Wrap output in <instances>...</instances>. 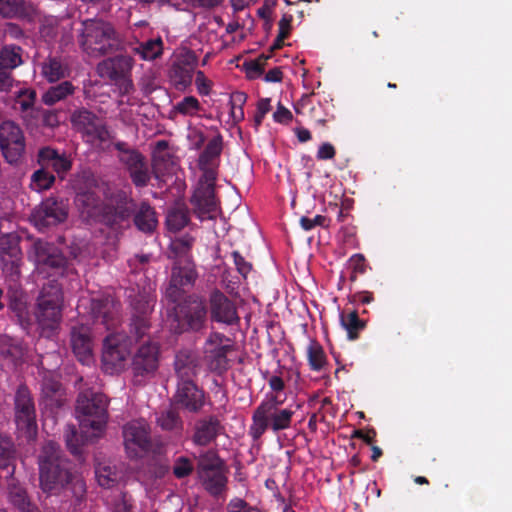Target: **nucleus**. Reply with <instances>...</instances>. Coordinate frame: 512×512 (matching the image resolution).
Returning a JSON list of instances; mask_svg holds the SVG:
<instances>
[{
	"mask_svg": "<svg viewBox=\"0 0 512 512\" xmlns=\"http://www.w3.org/2000/svg\"><path fill=\"white\" fill-rule=\"evenodd\" d=\"M38 463L40 487L47 496H56L61 503L75 507L85 500L86 483L81 475L71 472L57 443L48 441L43 445Z\"/></svg>",
	"mask_w": 512,
	"mask_h": 512,
	"instance_id": "obj_1",
	"label": "nucleus"
},
{
	"mask_svg": "<svg viewBox=\"0 0 512 512\" xmlns=\"http://www.w3.org/2000/svg\"><path fill=\"white\" fill-rule=\"evenodd\" d=\"M277 396H264L252 413V423L248 434L253 441H258L268 431L274 433L291 428L295 410L284 406V401Z\"/></svg>",
	"mask_w": 512,
	"mask_h": 512,
	"instance_id": "obj_2",
	"label": "nucleus"
},
{
	"mask_svg": "<svg viewBox=\"0 0 512 512\" xmlns=\"http://www.w3.org/2000/svg\"><path fill=\"white\" fill-rule=\"evenodd\" d=\"M108 399L93 389L81 391L76 401V413L83 436L99 437L108 420Z\"/></svg>",
	"mask_w": 512,
	"mask_h": 512,
	"instance_id": "obj_3",
	"label": "nucleus"
},
{
	"mask_svg": "<svg viewBox=\"0 0 512 512\" xmlns=\"http://www.w3.org/2000/svg\"><path fill=\"white\" fill-rule=\"evenodd\" d=\"M82 49L92 57H100L113 52L118 39L112 24L101 19H86L82 22L79 38Z\"/></svg>",
	"mask_w": 512,
	"mask_h": 512,
	"instance_id": "obj_4",
	"label": "nucleus"
},
{
	"mask_svg": "<svg viewBox=\"0 0 512 512\" xmlns=\"http://www.w3.org/2000/svg\"><path fill=\"white\" fill-rule=\"evenodd\" d=\"M173 329L175 333H199L207 328V302L196 295H191L173 308Z\"/></svg>",
	"mask_w": 512,
	"mask_h": 512,
	"instance_id": "obj_5",
	"label": "nucleus"
},
{
	"mask_svg": "<svg viewBox=\"0 0 512 512\" xmlns=\"http://www.w3.org/2000/svg\"><path fill=\"white\" fill-rule=\"evenodd\" d=\"M35 273L43 279L63 276L68 268V259L54 243L38 239L32 246Z\"/></svg>",
	"mask_w": 512,
	"mask_h": 512,
	"instance_id": "obj_6",
	"label": "nucleus"
},
{
	"mask_svg": "<svg viewBox=\"0 0 512 512\" xmlns=\"http://www.w3.org/2000/svg\"><path fill=\"white\" fill-rule=\"evenodd\" d=\"M136 201L125 190L112 193L104 205L101 223L113 230L127 229L131 226Z\"/></svg>",
	"mask_w": 512,
	"mask_h": 512,
	"instance_id": "obj_7",
	"label": "nucleus"
},
{
	"mask_svg": "<svg viewBox=\"0 0 512 512\" xmlns=\"http://www.w3.org/2000/svg\"><path fill=\"white\" fill-rule=\"evenodd\" d=\"M134 59L129 55H116L104 59L97 65V73L103 79L111 81L121 96L130 95L135 91L131 78Z\"/></svg>",
	"mask_w": 512,
	"mask_h": 512,
	"instance_id": "obj_8",
	"label": "nucleus"
},
{
	"mask_svg": "<svg viewBox=\"0 0 512 512\" xmlns=\"http://www.w3.org/2000/svg\"><path fill=\"white\" fill-rule=\"evenodd\" d=\"M84 182L76 185L75 205L83 220L100 222L105 203L97 193V181L92 175L83 176Z\"/></svg>",
	"mask_w": 512,
	"mask_h": 512,
	"instance_id": "obj_9",
	"label": "nucleus"
},
{
	"mask_svg": "<svg viewBox=\"0 0 512 512\" xmlns=\"http://www.w3.org/2000/svg\"><path fill=\"white\" fill-rule=\"evenodd\" d=\"M69 215L68 199L60 196H49L36 206L31 214L35 227L43 231L64 223Z\"/></svg>",
	"mask_w": 512,
	"mask_h": 512,
	"instance_id": "obj_10",
	"label": "nucleus"
},
{
	"mask_svg": "<svg viewBox=\"0 0 512 512\" xmlns=\"http://www.w3.org/2000/svg\"><path fill=\"white\" fill-rule=\"evenodd\" d=\"M114 148L119 152L118 159L128 171L132 183L138 188L146 187L151 176L145 157L124 141L114 143Z\"/></svg>",
	"mask_w": 512,
	"mask_h": 512,
	"instance_id": "obj_11",
	"label": "nucleus"
},
{
	"mask_svg": "<svg viewBox=\"0 0 512 512\" xmlns=\"http://www.w3.org/2000/svg\"><path fill=\"white\" fill-rule=\"evenodd\" d=\"M14 405L17 429L28 439L33 438L37 433L36 410L31 392L26 385L21 384L18 386Z\"/></svg>",
	"mask_w": 512,
	"mask_h": 512,
	"instance_id": "obj_12",
	"label": "nucleus"
},
{
	"mask_svg": "<svg viewBox=\"0 0 512 512\" xmlns=\"http://www.w3.org/2000/svg\"><path fill=\"white\" fill-rule=\"evenodd\" d=\"M26 139L22 128L14 121L0 124V151L9 164H17L23 158Z\"/></svg>",
	"mask_w": 512,
	"mask_h": 512,
	"instance_id": "obj_13",
	"label": "nucleus"
},
{
	"mask_svg": "<svg viewBox=\"0 0 512 512\" xmlns=\"http://www.w3.org/2000/svg\"><path fill=\"white\" fill-rule=\"evenodd\" d=\"M71 123L89 142L105 143L112 139L106 123L85 108L77 109L72 113Z\"/></svg>",
	"mask_w": 512,
	"mask_h": 512,
	"instance_id": "obj_14",
	"label": "nucleus"
},
{
	"mask_svg": "<svg viewBox=\"0 0 512 512\" xmlns=\"http://www.w3.org/2000/svg\"><path fill=\"white\" fill-rule=\"evenodd\" d=\"M216 181L207 182L200 178L192 197L191 204L194 213L201 220H212L217 217L219 203L215 196Z\"/></svg>",
	"mask_w": 512,
	"mask_h": 512,
	"instance_id": "obj_15",
	"label": "nucleus"
},
{
	"mask_svg": "<svg viewBox=\"0 0 512 512\" xmlns=\"http://www.w3.org/2000/svg\"><path fill=\"white\" fill-rule=\"evenodd\" d=\"M124 446L130 458H136L151 447L150 431L143 419L134 420L123 427Z\"/></svg>",
	"mask_w": 512,
	"mask_h": 512,
	"instance_id": "obj_16",
	"label": "nucleus"
},
{
	"mask_svg": "<svg viewBox=\"0 0 512 512\" xmlns=\"http://www.w3.org/2000/svg\"><path fill=\"white\" fill-rule=\"evenodd\" d=\"M207 305L212 321L228 326L239 324L236 304L220 290L215 289L210 293Z\"/></svg>",
	"mask_w": 512,
	"mask_h": 512,
	"instance_id": "obj_17",
	"label": "nucleus"
},
{
	"mask_svg": "<svg viewBox=\"0 0 512 512\" xmlns=\"http://www.w3.org/2000/svg\"><path fill=\"white\" fill-rule=\"evenodd\" d=\"M223 150V137L217 134L206 145L199 155L198 167L202 172L201 178L207 182L217 180L220 156Z\"/></svg>",
	"mask_w": 512,
	"mask_h": 512,
	"instance_id": "obj_18",
	"label": "nucleus"
},
{
	"mask_svg": "<svg viewBox=\"0 0 512 512\" xmlns=\"http://www.w3.org/2000/svg\"><path fill=\"white\" fill-rule=\"evenodd\" d=\"M40 75L48 83H57L71 74L69 58L60 53H50L39 64Z\"/></svg>",
	"mask_w": 512,
	"mask_h": 512,
	"instance_id": "obj_19",
	"label": "nucleus"
},
{
	"mask_svg": "<svg viewBox=\"0 0 512 512\" xmlns=\"http://www.w3.org/2000/svg\"><path fill=\"white\" fill-rule=\"evenodd\" d=\"M90 309L92 317L100 321L107 330L115 328L120 323L119 304L110 297L93 298Z\"/></svg>",
	"mask_w": 512,
	"mask_h": 512,
	"instance_id": "obj_20",
	"label": "nucleus"
},
{
	"mask_svg": "<svg viewBox=\"0 0 512 512\" xmlns=\"http://www.w3.org/2000/svg\"><path fill=\"white\" fill-rule=\"evenodd\" d=\"M174 398L176 403L192 413L199 412L205 403L204 392L194 381L178 382Z\"/></svg>",
	"mask_w": 512,
	"mask_h": 512,
	"instance_id": "obj_21",
	"label": "nucleus"
},
{
	"mask_svg": "<svg viewBox=\"0 0 512 512\" xmlns=\"http://www.w3.org/2000/svg\"><path fill=\"white\" fill-rule=\"evenodd\" d=\"M37 158L41 167L47 170L52 169L61 179H64L67 172L72 168V161L66 153H60L49 146L41 148L38 151Z\"/></svg>",
	"mask_w": 512,
	"mask_h": 512,
	"instance_id": "obj_22",
	"label": "nucleus"
},
{
	"mask_svg": "<svg viewBox=\"0 0 512 512\" xmlns=\"http://www.w3.org/2000/svg\"><path fill=\"white\" fill-rule=\"evenodd\" d=\"M222 429L221 421L215 415L199 419L195 424L192 441L197 446H207L216 440Z\"/></svg>",
	"mask_w": 512,
	"mask_h": 512,
	"instance_id": "obj_23",
	"label": "nucleus"
},
{
	"mask_svg": "<svg viewBox=\"0 0 512 512\" xmlns=\"http://www.w3.org/2000/svg\"><path fill=\"white\" fill-rule=\"evenodd\" d=\"M174 370L178 382L194 381L202 369L201 354H175Z\"/></svg>",
	"mask_w": 512,
	"mask_h": 512,
	"instance_id": "obj_24",
	"label": "nucleus"
},
{
	"mask_svg": "<svg viewBox=\"0 0 512 512\" xmlns=\"http://www.w3.org/2000/svg\"><path fill=\"white\" fill-rule=\"evenodd\" d=\"M35 15V6L30 1L0 0V16L3 18L32 21Z\"/></svg>",
	"mask_w": 512,
	"mask_h": 512,
	"instance_id": "obj_25",
	"label": "nucleus"
},
{
	"mask_svg": "<svg viewBox=\"0 0 512 512\" xmlns=\"http://www.w3.org/2000/svg\"><path fill=\"white\" fill-rule=\"evenodd\" d=\"M61 306L52 303L42 305V301L37 303L36 318L43 333L50 335L57 329L61 320Z\"/></svg>",
	"mask_w": 512,
	"mask_h": 512,
	"instance_id": "obj_26",
	"label": "nucleus"
},
{
	"mask_svg": "<svg viewBox=\"0 0 512 512\" xmlns=\"http://www.w3.org/2000/svg\"><path fill=\"white\" fill-rule=\"evenodd\" d=\"M132 222L135 227L143 233H152L158 225L155 209L147 202L136 203Z\"/></svg>",
	"mask_w": 512,
	"mask_h": 512,
	"instance_id": "obj_27",
	"label": "nucleus"
},
{
	"mask_svg": "<svg viewBox=\"0 0 512 512\" xmlns=\"http://www.w3.org/2000/svg\"><path fill=\"white\" fill-rule=\"evenodd\" d=\"M132 329L135 334L136 342L140 343L139 348L136 352H159L160 346L158 342L151 341L149 338L147 340L144 339L146 335V331L149 329L150 325L148 319L144 315L134 316L131 323Z\"/></svg>",
	"mask_w": 512,
	"mask_h": 512,
	"instance_id": "obj_28",
	"label": "nucleus"
},
{
	"mask_svg": "<svg viewBox=\"0 0 512 512\" xmlns=\"http://www.w3.org/2000/svg\"><path fill=\"white\" fill-rule=\"evenodd\" d=\"M72 352H93V336L91 328L87 325L73 326L70 331Z\"/></svg>",
	"mask_w": 512,
	"mask_h": 512,
	"instance_id": "obj_29",
	"label": "nucleus"
},
{
	"mask_svg": "<svg viewBox=\"0 0 512 512\" xmlns=\"http://www.w3.org/2000/svg\"><path fill=\"white\" fill-rule=\"evenodd\" d=\"M77 87L68 80L50 86L41 96V101L47 106H53L56 103L66 100L69 96H72Z\"/></svg>",
	"mask_w": 512,
	"mask_h": 512,
	"instance_id": "obj_30",
	"label": "nucleus"
},
{
	"mask_svg": "<svg viewBox=\"0 0 512 512\" xmlns=\"http://www.w3.org/2000/svg\"><path fill=\"white\" fill-rule=\"evenodd\" d=\"M8 501L20 512H40L37 505L31 501L26 489L19 485L9 484Z\"/></svg>",
	"mask_w": 512,
	"mask_h": 512,
	"instance_id": "obj_31",
	"label": "nucleus"
},
{
	"mask_svg": "<svg viewBox=\"0 0 512 512\" xmlns=\"http://www.w3.org/2000/svg\"><path fill=\"white\" fill-rule=\"evenodd\" d=\"M199 478L202 480L205 490L214 497L220 496L227 489L228 478L226 476V468L199 475Z\"/></svg>",
	"mask_w": 512,
	"mask_h": 512,
	"instance_id": "obj_32",
	"label": "nucleus"
},
{
	"mask_svg": "<svg viewBox=\"0 0 512 512\" xmlns=\"http://www.w3.org/2000/svg\"><path fill=\"white\" fill-rule=\"evenodd\" d=\"M129 356L131 354H128ZM132 369L136 376L154 373L159 364L158 354H132Z\"/></svg>",
	"mask_w": 512,
	"mask_h": 512,
	"instance_id": "obj_33",
	"label": "nucleus"
},
{
	"mask_svg": "<svg viewBox=\"0 0 512 512\" xmlns=\"http://www.w3.org/2000/svg\"><path fill=\"white\" fill-rule=\"evenodd\" d=\"M225 468L224 461L215 450H207L198 457L196 465L198 475L224 470Z\"/></svg>",
	"mask_w": 512,
	"mask_h": 512,
	"instance_id": "obj_34",
	"label": "nucleus"
},
{
	"mask_svg": "<svg viewBox=\"0 0 512 512\" xmlns=\"http://www.w3.org/2000/svg\"><path fill=\"white\" fill-rule=\"evenodd\" d=\"M22 48L20 46L10 44L4 45L0 49V70L11 72L23 63Z\"/></svg>",
	"mask_w": 512,
	"mask_h": 512,
	"instance_id": "obj_35",
	"label": "nucleus"
},
{
	"mask_svg": "<svg viewBox=\"0 0 512 512\" xmlns=\"http://www.w3.org/2000/svg\"><path fill=\"white\" fill-rule=\"evenodd\" d=\"M190 221L189 210L185 205L171 208L166 216V226L169 231L178 232L188 225Z\"/></svg>",
	"mask_w": 512,
	"mask_h": 512,
	"instance_id": "obj_36",
	"label": "nucleus"
},
{
	"mask_svg": "<svg viewBox=\"0 0 512 512\" xmlns=\"http://www.w3.org/2000/svg\"><path fill=\"white\" fill-rule=\"evenodd\" d=\"M132 340L123 332L108 334L103 339L102 352H130Z\"/></svg>",
	"mask_w": 512,
	"mask_h": 512,
	"instance_id": "obj_37",
	"label": "nucleus"
},
{
	"mask_svg": "<svg viewBox=\"0 0 512 512\" xmlns=\"http://www.w3.org/2000/svg\"><path fill=\"white\" fill-rule=\"evenodd\" d=\"M169 77L176 89L184 90L191 85L193 72L191 67L175 62L169 71Z\"/></svg>",
	"mask_w": 512,
	"mask_h": 512,
	"instance_id": "obj_38",
	"label": "nucleus"
},
{
	"mask_svg": "<svg viewBox=\"0 0 512 512\" xmlns=\"http://www.w3.org/2000/svg\"><path fill=\"white\" fill-rule=\"evenodd\" d=\"M164 44L161 37L156 39H149L145 42L140 43L133 50L138 54L141 59L145 61H153L162 56Z\"/></svg>",
	"mask_w": 512,
	"mask_h": 512,
	"instance_id": "obj_39",
	"label": "nucleus"
},
{
	"mask_svg": "<svg viewBox=\"0 0 512 512\" xmlns=\"http://www.w3.org/2000/svg\"><path fill=\"white\" fill-rule=\"evenodd\" d=\"M60 112L56 109H44L37 107L32 110L33 119L37 120L40 127L53 131L60 125Z\"/></svg>",
	"mask_w": 512,
	"mask_h": 512,
	"instance_id": "obj_40",
	"label": "nucleus"
},
{
	"mask_svg": "<svg viewBox=\"0 0 512 512\" xmlns=\"http://www.w3.org/2000/svg\"><path fill=\"white\" fill-rule=\"evenodd\" d=\"M42 301V305L45 303H52L53 305H62L63 302V294L62 288L57 278H53L49 280L46 284L43 285L40 295L38 297V302Z\"/></svg>",
	"mask_w": 512,
	"mask_h": 512,
	"instance_id": "obj_41",
	"label": "nucleus"
},
{
	"mask_svg": "<svg viewBox=\"0 0 512 512\" xmlns=\"http://www.w3.org/2000/svg\"><path fill=\"white\" fill-rule=\"evenodd\" d=\"M340 321L351 340L357 339L359 332L363 330L366 325L365 321L359 318L358 312L355 310L347 313L342 312L340 314Z\"/></svg>",
	"mask_w": 512,
	"mask_h": 512,
	"instance_id": "obj_42",
	"label": "nucleus"
},
{
	"mask_svg": "<svg viewBox=\"0 0 512 512\" xmlns=\"http://www.w3.org/2000/svg\"><path fill=\"white\" fill-rule=\"evenodd\" d=\"M127 354H101V368L104 373L114 375L126 367Z\"/></svg>",
	"mask_w": 512,
	"mask_h": 512,
	"instance_id": "obj_43",
	"label": "nucleus"
},
{
	"mask_svg": "<svg viewBox=\"0 0 512 512\" xmlns=\"http://www.w3.org/2000/svg\"><path fill=\"white\" fill-rule=\"evenodd\" d=\"M157 424L165 431L178 432L183 428V421L179 413L173 408L162 411L157 417Z\"/></svg>",
	"mask_w": 512,
	"mask_h": 512,
	"instance_id": "obj_44",
	"label": "nucleus"
},
{
	"mask_svg": "<svg viewBox=\"0 0 512 512\" xmlns=\"http://www.w3.org/2000/svg\"><path fill=\"white\" fill-rule=\"evenodd\" d=\"M64 437L67 448L73 455L81 454V446L84 443L92 441L93 439L96 438L89 437L88 439H86V437L83 436L81 429L79 435L74 425H67Z\"/></svg>",
	"mask_w": 512,
	"mask_h": 512,
	"instance_id": "obj_45",
	"label": "nucleus"
},
{
	"mask_svg": "<svg viewBox=\"0 0 512 512\" xmlns=\"http://www.w3.org/2000/svg\"><path fill=\"white\" fill-rule=\"evenodd\" d=\"M36 98L37 93L33 88H21L15 93V103L19 105L22 113H29L30 117H32V110L37 108L34 107Z\"/></svg>",
	"mask_w": 512,
	"mask_h": 512,
	"instance_id": "obj_46",
	"label": "nucleus"
},
{
	"mask_svg": "<svg viewBox=\"0 0 512 512\" xmlns=\"http://www.w3.org/2000/svg\"><path fill=\"white\" fill-rule=\"evenodd\" d=\"M14 450L11 440L0 433V469L11 470L8 472L9 476L12 477L15 472L14 462Z\"/></svg>",
	"mask_w": 512,
	"mask_h": 512,
	"instance_id": "obj_47",
	"label": "nucleus"
},
{
	"mask_svg": "<svg viewBox=\"0 0 512 512\" xmlns=\"http://www.w3.org/2000/svg\"><path fill=\"white\" fill-rule=\"evenodd\" d=\"M228 354H208L204 360L207 364V369L219 376L225 374L231 367L233 359L227 357Z\"/></svg>",
	"mask_w": 512,
	"mask_h": 512,
	"instance_id": "obj_48",
	"label": "nucleus"
},
{
	"mask_svg": "<svg viewBox=\"0 0 512 512\" xmlns=\"http://www.w3.org/2000/svg\"><path fill=\"white\" fill-rule=\"evenodd\" d=\"M196 272L191 267H173L171 273V281L178 286L188 289L194 285L196 279Z\"/></svg>",
	"mask_w": 512,
	"mask_h": 512,
	"instance_id": "obj_49",
	"label": "nucleus"
},
{
	"mask_svg": "<svg viewBox=\"0 0 512 512\" xmlns=\"http://www.w3.org/2000/svg\"><path fill=\"white\" fill-rule=\"evenodd\" d=\"M54 182L55 176L43 167L36 170L31 176V186L38 192L50 189Z\"/></svg>",
	"mask_w": 512,
	"mask_h": 512,
	"instance_id": "obj_50",
	"label": "nucleus"
},
{
	"mask_svg": "<svg viewBox=\"0 0 512 512\" xmlns=\"http://www.w3.org/2000/svg\"><path fill=\"white\" fill-rule=\"evenodd\" d=\"M0 256L10 258H22V251L16 237L6 235L0 239Z\"/></svg>",
	"mask_w": 512,
	"mask_h": 512,
	"instance_id": "obj_51",
	"label": "nucleus"
},
{
	"mask_svg": "<svg viewBox=\"0 0 512 512\" xmlns=\"http://www.w3.org/2000/svg\"><path fill=\"white\" fill-rule=\"evenodd\" d=\"M206 344L211 348L206 349L205 352H229L233 347V341L218 332L211 333L206 340Z\"/></svg>",
	"mask_w": 512,
	"mask_h": 512,
	"instance_id": "obj_52",
	"label": "nucleus"
},
{
	"mask_svg": "<svg viewBox=\"0 0 512 512\" xmlns=\"http://www.w3.org/2000/svg\"><path fill=\"white\" fill-rule=\"evenodd\" d=\"M195 470L193 459L186 456L175 458L172 466V473L177 479L189 477Z\"/></svg>",
	"mask_w": 512,
	"mask_h": 512,
	"instance_id": "obj_53",
	"label": "nucleus"
},
{
	"mask_svg": "<svg viewBox=\"0 0 512 512\" xmlns=\"http://www.w3.org/2000/svg\"><path fill=\"white\" fill-rule=\"evenodd\" d=\"M21 262L22 258H1L3 274L9 278L10 281L17 282L19 280L21 276Z\"/></svg>",
	"mask_w": 512,
	"mask_h": 512,
	"instance_id": "obj_54",
	"label": "nucleus"
},
{
	"mask_svg": "<svg viewBox=\"0 0 512 512\" xmlns=\"http://www.w3.org/2000/svg\"><path fill=\"white\" fill-rule=\"evenodd\" d=\"M247 95L244 92H234L230 97L231 117L234 122H239L244 119L243 106L246 103Z\"/></svg>",
	"mask_w": 512,
	"mask_h": 512,
	"instance_id": "obj_55",
	"label": "nucleus"
},
{
	"mask_svg": "<svg viewBox=\"0 0 512 512\" xmlns=\"http://www.w3.org/2000/svg\"><path fill=\"white\" fill-rule=\"evenodd\" d=\"M174 109L181 115L193 116L201 109V105L196 97L186 96L174 106Z\"/></svg>",
	"mask_w": 512,
	"mask_h": 512,
	"instance_id": "obj_56",
	"label": "nucleus"
},
{
	"mask_svg": "<svg viewBox=\"0 0 512 512\" xmlns=\"http://www.w3.org/2000/svg\"><path fill=\"white\" fill-rule=\"evenodd\" d=\"M168 146L169 144L166 140L156 142L153 151V166L155 170H160L162 163L166 166V162L171 160V154L167 151Z\"/></svg>",
	"mask_w": 512,
	"mask_h": 512,
	"instance_id": "obj_57",
	"label": "nucleus"
},
{
	"mask_svg": "<svg viewBox=\"0 0 512 512\" xmlns=\"http://www.w3.org/2000/svg\"><path fill=\"white\" fill-rule=\"evenodd\" d=\"M268 385L270 391L265 394V396H277L278 400L286 402L287 395L285 393V382L282 377L278 375H272L268 378Z\"/></svg>",
	"mask_w": 512,
	"mask_h": 512,
	"instance_id": "obj_58",
	"label": "nucleus"
},
{
	"mask_svg": "<svg viewBox=\"0 0 512 512\" xmlns=\"http://www.w3.org/2000/svg\"><path fill=\"white\" fill-rule=\"evenodd\" d=\"M271 57V55H260L258 58L251 60L249 62H245L244 66L246 68L247 74L250 78H256L261 76L264 73L266 61Z\"/></svg>",
	"mask_w": 512,
	"mask_h": 512,
	"instance_id": "obj_59",
	"label": "nucleus"
},
{
	"mask_svg": "<svg viewBox=\"0 0 512 512\" xmlns=\"http://www.w3.org/2000/svg\"><path fill=\"white\" fill-rule=\"evenodd\" d=\"M228 512H265L258 506H252L242 498L234 497L227 504Z\"/></svg>",
	"mask_w": 512,
	"mask_h": 512,
	"instance_id": "obj_60",
	"label": "nucleus"
},
{
	"mask_svg": "<svg viewBox=\"0 0 512 512\" xmlns=\"http://www.w3.org/2000/svg\"><path fill=\"white\" fill-rule=\"evenodd\" d=\"M349 267L351 269L350 281L355 282L359 274L366 272L365 258L362 254H354L349 259Z\"/></svg>",
	"mask_w": 512,
	"mask_h": 512,
	"instance_id": "obj_61",
	"label": "nucleus"
},
{
	"mask_svg": "<svg viewBox=\"0 0 512 512\" xmlns=\"http://www.w3.org/2000/svg\"><path fill=\"white\" fill-rule=\"evenodd\" d=\"M194 243V238L190 235H184L175 239L171 244L172 251L177 255H186Z\"/></svg>",
	"mask_w": 512,
	"mask_h": 512,
	"instance_id": "obj_62",
	"label": "nucleus"
},
{
	"mask_svg": "<svg viewBox=\"0 0 512 512\" xmlns=\"http://www.w3.org/2000/svg\"><path fill=\"white\" fill-rule=\"evenodd\" d=\"M61 389V383L51 377H45L42 382V394L45 398H54Z\"/></svg>",
	"mask_w": 512,
	"mask_h": 512,
	"instance_id": "obj_63",
	"label": "nucleus"
},
{
	"mask_svg": "<svg viewBox=\"0 0 512 512\" xmlns=\"http://www.w3.org/2000/svg\"><path fill=\"white\" fill-rule=\"evenodd\" d=\"M186 291V289L178 286L170 280L169 285L166 288L165 296L169 301L177 305L178 303L182 302L181 300L184 297Z\"/></svg>",
	"mask_w": 512,
	"mask_h": 512,
	"instance_id": "obj_64",
	"label": "nucleus"
}]
</instances>
